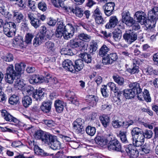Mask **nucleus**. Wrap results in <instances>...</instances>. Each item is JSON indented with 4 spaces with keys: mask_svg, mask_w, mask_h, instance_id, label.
<instances>
[{
    "mask_svg": "<svg viewBox=\"0 0 158 158\" xmlns=\"http://www.w3.org/2000/svg\"><path fill=\"white\" fill-rule=\"evenodd\" d=\"M52 105V102L50 101L44 102L42 103L40 108L43 112L48 113L51 110Z\"/></svg>",
    "mask_w": 158,
    "mask_h": 158,
    "instance_id": "16",
    "label": "nucleus"
},
{
    "mask_svg": "<svg viewBox=\"0 0 158 158\" xmlns=\"http://www.w3.org/2000/svg\"><path fill=\"white\" fill-rule=\"evenodd\" d=\"M109 57L110 58L111 60H107V63H112L116 61L118 59V56L117 54L115 53H113L109 54Z\"/></svg>",
    "mask_w": 158,
    "mask_h": 158,
    "instance_id": "45",
    "label": "nucleus"
},
{
    "mask_svg": "<svg viewBox=\"0 0 158 158\" xmlns=\"http://www.w3.org/2000/svg\"><path fill=\"white\" fill-rule=\"evenodd\" d=\"M46 28L44 26L41 27L40 32L38 33L36 35L34 40H47V39H50L51 36L49 35L46 33Z\"/></svg>",
    "mask_w": 158,
    "mask_h": 158,
    "instance_id": "8",
    "label": "nucleus"
},
{
    "mask_svg": "<svg viewBox=\"0 0 158 158\" xmlns=\"http://www.w3.org/2000/svg\"><path fill=\"white\" fill-rule=\"evenodd\" d=\"M65 105L64 102L62 101L57 100L55 101L54 106L56 111L58 113L62 112Z\"/></svg>",
    "mask_w": 158,
    "mask_h": 158,
    "instance_id": "20",
    "label": "nucleus"
},
{
    "mask_svg": "<svg viewBox=\"0 0 158 158\" xmlns=\"http://www.w3.org/2000/svg\"><path fill=\"white\" fill-rule=\"evenodd\" d=\"M74 31L75 29L71 24H67L65 35H64V38L67 40L68 38H71L73 36Z\"/></svg>",
    "mask_w": 158,
    "mask_h": 158,
    "instance_id": "12",
    "label": "nucleus"
},
{
    "mask_svg": "<svg viewBox=\"0 0 158 158\" xmlns=\"http://www.w3.org/2000/svg\"><path fill=\"white\" fill-rule=\"evenodd\" d=\"M107 86H108L111 90L114 91V92L117 91L118 90L117 88L116 87L115 84L112 82H110L107 84Z\"/></svg>",
    "mask_w": 158,
    "mask_h": 158,
    "instance_id": "59",
    "label": "nucleus"
},
{
    "mask_svg": "<svg viewBox=\"0 0 158 158\" xmlns=\"http://www.w3.org/2000/svg\"><path fill=\"white\" fill-rule=\"evenodd\" d=\"M152 59L154 64L158 65V52L153 55Z\"/></svg>",
    "mask_w": 158,
    "mask_h": 158,
    "instance_id": "64",
    "label": "nucleus"
},
{
    "mask_svg": "<svg viewBox=\"0 0 158 158\" xmlns=\"http://www.w3.org/2000/svg\"><path fill=\"white\" fill-rule=\"evenodd\" d=\"M72 12L75 14L77 17L79 18H81L84 15V11L82 9L79 7H75V8L72 10Z\"/></svg>",
    "mask_w": 158,
    "mask_h": 158,
    "instance_id": "32",
    "label": "nucleus"
},
{
    "mask_svg": "<svg viewBox=\"0 0 158 158\" xmlns=\"http://www.w3.org/2000/svg\"><path fill=\"white\" fill-rule=\"evenodd\" d=\"M118 22V19L116 16H111L110 17L109 22L106 24L105 27L108 29L114 28L117 25Z\"/></svg>",
    "mask_w": 158,
    "mask_h": 158,
    "instance_id": "18",
    "label": "nucleus"
},
{
    "mask_svg": "<svg viewBox=\"0 0 158 158\" xmlns=\"http://www.w3.org/2000/svg\"><path fill=\"white\" fill-rule=\"evenodd\" d=\"M10 22H7L5 23L3 27V30L5 34L8 37H10Z\"/></svg>",
    "mask_w": 158,
    "mask_h": 158,
    "instance_id": "46",
    "label": "nucleus"
},
{
    "mask_svg": "<svg viewBox=\"0 0 158 158\" xmlns=\"http://www.w3.org/2000/svg\"><path fill=\"white\" fill-rule=\"evenodd\" d=\"M148 18L151 23L148 27L153 28L155 27L158 19V7L155 6L148 11Z\"/></svg>",
    "mask_w": 158,
    "mask_h": 158,
    "instance_id": "3",
    "label": "nucleus"
},
{
    "mask_svg": "<svg viewBox=\"0 0 158 158\" xmlns=\"http://www.w3.org/2000/svg\"><path fill=\"white\" fill-rule=\"evenodd\" d=\"M19 122V121L17 118L10 115V127H11V125L12 126H14L15 127H17Z\"/></svg>",
    "mask_w": 158,
    "mask_h": 158,
    "instance_id": "52",
    "label": "nucleus"
},
{
    "mask_svg": "<svg viewBox=\"0 0 158 158\" xmlns=\"http://www.w3.org/2000/svg\"><path fill=\"white\" fill-rule=\"evenodd\" d=\"M32 102V100L31 98L28 96H24L22 98V104L25 108H27L31 105Z\"/></svg>",
    "mask_w": 158,
    "mask_h": 158,
    "instance_id": "31",
    "label": "nucleus"
},
{
    "mask_svg": "<svg viewBox=\"0 0 158 158\" xmlns=\"http://www.w3.org/2000/svg\"><path fill=\"white\" fill-rule=\"evenodd\" d=\"M55 136L45 132L41 140L44 143L50 145V143L51 141L52 140Z\"/></svg>",
    "mask_w": 158,
    "mask_h": 158,
    "instance_id": "22",
    "label": "nucleus"
},
{
    "mask_svg": "<svg viewBox=\"0 0 158 158\" xmlns=\"http://www.w3.org/2000/svg\"><path fill=\"white\" fill-rule=\"evenodd\" d=\"M4 8V6H0V13L2 15H4L6 18H7L9 20V16H10L9 12H6Z\"/></svg>",
    "mask_w": 158,
    "mask_h": 158,
    "instance_id": "47",
    "label": "nucleus"
},
{
    "mask_svg": "<svg viewBox=\"0 0 158 158\" xmlns=\"http://www.w3.org/2000/svg\"><path fill=\"white\" fill-rule=\"evenodd\" d=\"M69 45L73 48L82 47L85 46L84 42V40H70Z\"/></svg>",
    "mask_w": 158,
    "mask_h": 158,
    "instance_id": "19",
    "label": "nucleus"
},
{
    "mask_svg": "<svg viewBox=\"0 0 158 158\" xmlns=\"http://www.w3.org/2000/svg\"><path fill=\"white\" fill-rule=\"evenodd\" d=\"M45 80L43 76L39 75L34 74L29 79L30 83L31 84L42 83Z\"/></svg>",
    "mask_w": 158,
    "mask_h": 158,
    "instance_id": "13",
    "label": "nucleus"
},
{
    "mask_svg": "<svg viewBox=\"0 0 158 158\" xmlns=\"http://www.w3.org/2000/svg\"><path fill=\"white\" fill-rule=\"evenodd\" d=\"M38 8L42 11H45L47 9V6L46 3L44 2H40L38 4Z\"/></svg>",
    "mask_w": 158,
    "mask_h": 158,
    "instance_id": "57",
    "label": "nucleus"
},
{
    "mask_svg": "<svg viewBox=\"0 0 158 158\" xmlns=\"http://www.w3.org/2000/svg\"><path fill=\"white\" fill-rule=\"evenodd\" d=\"M96 129L95 127L90 126H88L86 128V133L90 136H93L96 132Z\"/></svg>",
    "mask_w": 158,
    "mask_h": 158,
    "instance_id": "42",
    "label": "nucleus"
},
{
    "mask_svg": "<svg viewBox=\"0 0 158 158\" xmlns=\"http://www.w3.org/2000/svg\"><path fill=\"white\" fill-rule=\"evenodd\" d=\"M44 124L49 127H54L55 122L52 120H45L44 121Z\"/></svg>",
    "mask_w": 158,
    "mask_h": 158,
    "instance_id": "56",
    "label": "nucleus"
},
{
    "mask_svg": "<svg viewBox=\"0 0 158 158\" xmlns=\"http://www.w3.org/2000/svg\"><path fill=\"white\" fill-rule=\"evenodd\" d=\"M128 71L132 74L138 73L139 72V66L133 65V67L132 68H129Z\"/></svg>",
    "mask_w": 158,
    "mask_h": 158,
    "instance_id": "51",
    "label": "nucleus"
},
{
    "mask_svg": "<svg viewBox=\"0 0 158 158\" xmlns=\"http://www.w3.org/2000/svg\"><path fill=\"white\" fill-rule=\"evenodd\" d=\"M66 96L68 99L73 104L75 105H78L79 104L74 93L73 91H68L66 94Z\"/></svg>",
    "mask_w": 158,
    "mask_h": 158,
    "instance_id": "17",
    "label": "nucleus"
},
{
    "mask_svg": "<svg viewBox=\"0 0 158 158\" xmlns=\"http://www.w3.org/2000/svg\"><path fill=\"white\" fill-rule=\"evenodd\" d=\"M137 36V34L134 32H132L131 30L126 31L123 35L124 40H136Z\"/></svg>",
    "mask_w": 158,
    "mask_h": 158,
    "instance_id": "21",
    "label": "nucleus"
},
{
    "mask_svg": "<svg viewBox=\"0 0 158 158\" xmlns=\"http://www.w3.org/2000/svg\"><path fill=\"white\" fill-rule=\"evenodd\" d=\"M133 141V140L132 139ZM136 146L133 142L128 145L126 148V152L130 156V158H137L139 155V152L136 148Z\"/></svg>",
    "mask_w": 158,
    "mask_h": 158,
    "instance_id": "6",
    "label": "nucleus"
},
{
    "mask_svg": "<svg viewBox=\"0 0 158 158\" xmlns=\"http://www.w3.org/2000/svg\"><path fill=\"white\" fill-rule=\"evenodd\" d=\"M132 62L133 65L138 66L141 64L143 61L139 58H135L132 59Z\"/></svg>",
    "mask_w": 158,
    "mask_h": 158,
    "instance_id": "62",
    "label": "nucleus"
},
{
    "mask_svg": "<svg viewBox=\"0 0 158 158\" xmlns=\"http://www.w3.org/2000/svg\"><path fill=\"white\" fill-rule=\"evenodd\" d=\"M100 120L104 127H106L109 125L110 118L107 115L103 114L99 117Z\"/></svg>",
    "mask_w": 158,
    "mask_h": 158,
    "instance_id": "25",
    "label": "nucleus"
},
{
    "mask_svg": "<svg viewBox=\"0 0 158 158\" xmlns=\"http://www.w3.org/2000/svg\"><path fill=\"white\" fill-rule=\"evenodd\" d=\"M28 17L31 25L35 28L38 27L40 25L41 21L39 18L34 17L33 14H28Z\"/></svg>",
    "mask_w": 158,
    "mask_h": 158,
    "instance_id": "14",
    "label": "nucleus"
},
{
    "mask_svg": "<svg viewBox=\"0 0 158 158\" xmlns=\"http://www.w3.org/2000/svg\"><path fill=\"white\" fill-rule=\"evenodd\" d=\"M74 73L76 71L78 72L82 69L84 66L83 60L81 59H78L76 60L75 62V65H74Z\"/></svg>",
    "mask_w": 158,
    "mask_h": 158,
    "instance_id": "23",
    "label": "nucleus"
},
{
    "mask_svg": "<svg viewBox=\"0 0 158 158\" xmlns=\"http://www.w3.org/2000/svg\"><path fill=\"white\" fill-rule=\"evenodd\" d=\"M113 37L114 39H120L122 37V31L119 29L115 30L113 32Z\"/></svg>",
    "mask_w": 158,
    "mask_h": 158,
    "instance_id": "44",
    "label": "nucleus"
},
{
    "mask_svg": "<svg viewBox=\"0 0 158 158\" xmlns=\"http://www.w3.org/2000/svg\"><path fill=\"white\" fill-rule=\"evenodd\" d=\"M114 81L119 85L123 86L124 83V78L118 75H114L113 76Z\"/></svg>",
    "mask_w": 158,
    "mask_h": 158,
    "instance_id": "36",
    "label": "nucleus"
},
{
    "mask_svg": "<svg viewBox=\"0 0 158 158\" xmlns=\"http://www.w3.org/2000/svg\"><path fill=\"white\" fill-rule=\"evenodd\" d=\"M57 25L58 26L57 30L62 32L65 34L66 32V25L63 24V21H59L57 22Z\"/></svg>",
    "mask_w": 158,
    "mask_h": 158,
    "instance_id": "39",
    "label": "nucleus"
},
{
    "mask_svg": "<svg viewBox=\"0 0 158 158\" xmlns=\"http://www.w3.org/2000/svg\"><path fill=\"white\" fill-rule=\"evenodd\" d=\"M109 48L105 45H103L99 50L98 55L101 57L105 56L108 52L109 51Z\"/></svg>",
    "mask_w": 158,
    "mask_h": 158,
    "instance_id": "33",
    "label": "nucleus"
},
{
    "mask_svg": "<svg viewBox=\"0 0 158 158\" xmlns=\"http://www.w3.org/2000/svg\"><path fill=\"white\" fill-rule=\"evenodd\" d=\"M60 52L62 54L68 55H72L73 54V53L70 49L63 48L61 49Z\"/></svg>",
    "mask_w": 158,
    "mask_h": 158,
    "instance_id": "54",
    "label": "nucleus"
},
{
    "mask_svg": "<svg viewBox=\"0 0 158 158\" xmlns=\"http://www.w3.org/2000/svg\"><path fill=\"white\" fill-rule=\"evenodd\" d=\"M23 16L21 13H19L18 12H13V16L12 18L13 21L15 23H19L23 18Z\"/></svg>",
    "mask_w": 158,
    "mask_h": 158,
    "instance_id": "28",
    "label": "nucleus"
},
{
    "mask_svg": "<svg viewBox=\"0 0 158 158\" xmlns=\"http://www.w3.org/2000/svg\"><path fill=\"white\" fill-rule=\"evenodd\" d=\"M111 135H109L108 140H110L108 144L107 148L110 151H114L116 152H120L121 150V146L119 142L114 138H112Z\"/></svg>",
    "mask_w": 158,
    "mask_h": 158,
    "instance_id": "4",
    "label": "nucleus"
},
{
    "mask_svg": "<svg viewBox=\"0 0 158 158\" xmlns=\"http://www.w3.org/2000/svg\"><path fill=\"white\" fill-rule=\"evenodd\" d=\"M79 57L82 59L86 63H91L92 61V57L90 55L86 53H81L79 55Z\"/></svg>",
    "mask_w": 158,
    "mask_h": 158,
    "instance_id": "35",
    "label": "nucleus"
},
{
    "mask_svg": "<svg viewBox=\"0 0 158 158\" xmlns=\"http://www.w3.org/2000/svg\"><path fill=\"white\" fill-rule=\"evenodd\" d=\"M131 133L133 143L137 147L141 146L144 141L145 138L150 139L153 135V132L151 130L146 129L143 131L137 127L133 128Z\"/></svg>",
    "mask_w": 158,
    "mask_h": 158,
    "instance_id": "1",
    "label": "nucleus"
},
{
    "mask_svg": "<svg viewBox=\"0 0 158 158\" xmlns=\"http://www.w3.org/2000/svg\"><path fill=\"white\" fill-rule=\"evenodd\" d=\"M101 89V92L102 95L105 97H107L108 96V94L107 92V85H104Z\"/></svg>",
    "mask_w": 158,
    "mask_h": 158,
    "instance_id": "60",
    "label": "nucleus"
},
{
    "mask_svg": "<svg viewBox=\"0 0 158 158\" xmlns=\"http://www.w3.org/2000/svg\"><path fill=\"white\" fill-rule=\"evenodd\" d=\"M80 40H87L91 38L90 36L86 34L81 33L79 35Z\"/></svg>",
    "mask_w": 158,
    "mask_h": 158,
    "instance_id": "63",
    "label": "nucleus"
},
{
    "mask_svg": "<svg viewBox=\"0 0 158 158\" xmlns=\"http://www.w3.org/2000/svg\"><path fill=\"white\" fill-rule=\"evenodd\" d=\"M122 121L115 118L113 119L111 122L113 127L115 128L121 127L123 123H124L123 122H122Z\"/></svg>",
    "mask_w": 158,
    "mask_h": 158,
    "instance_id": "38",
    "label": "nucleus"
},
{
    "mask_svg": "<svg viewBox=\"0 0 158 158\" xmlns=\"http://www.w3.org/2000/svg\"><path fill=\"white\" fill-rule=\"evenodd\" d=\"M14 79H12L10 80V84L12 82V81L13 80V81L14 80H15V83L14 84V88L16 90L20 89L22 90V89L24 87L25 85L23 82V80L19 78V77H14Z\"/></svg>",
    "mask_w": 158,
    "mask_h": 158,
    "instance_id": "11",
    "label": "nucleus"
},
{
    "mask_svg": "<svg viewBox=\"0 0 158 158\" xmlns=\"http://www.w3.org/2000/svg\"><path fill=\"white\" fill-rule=\"evenodd\" d=\"M4 75V78L6 82L10 84V80H9V79L10 78V66H8L7 67L6 71V73Z\"/></svg>",
    "mask_w": 158,
    "mask_h": 158,
    "instance_id": "48",
    "label": "nucleus"
},
{
    "mask_svg": "<svg viewBox=\"0 0 158 158\" xmlns=\"http://www.w3.org/2000/svg\"><path fill=\"white\" fill-rule=\"evenodd\" d=\"M52 3L56 7H60L64 8L66 10H67V7H66L64 5L63 2L62 0H51Z\"/></svg>",
    "mask_w": 158,
    "mask_h": 158,
    "instance_id": "37",
    "label": "nucleus"
},
{
    "mask_svg": "<svg viewBox=\"0 0 158 158\" xmlns=\"http://www.w3.org/2000/svg\"><path fill=\"white\" fill-rule=\"evenodd\" d=\"M95 143L101 147L106 145L107 143V140L103 136H97L95 138Z\"/></svg>",
    "mask_w": 158,
    "mask_h": 158,
    "instance_id": "24",
    "label": "nucleus"
},
{
    "mask_svg": "<svg viewBox=\"0 0 158 158\" xmlns=\"http://www.w3.org/2000/svg\"><path fill=\"white\" fill-rule=\"evenodd\" d=\"M86 100L87 102L89 103L91 106L96 105L97 102L98 101V98L96 96L92 95H89L87 96Z\"/></svg>",
    "mask_w": 158,
    "mask_h": 158,
    "instance_id": "30",
    "label": "nucleus"
},
{
    "mask_svg": "<svg viewBox=\"0 0 158 158\" xmlns=\"http://www.w3.org/2000/svg\"><path fill=\"white\" fill-rule=\"evenodd\" d=\"M98 45L97 42L94 40H93L90 43V46L89 48V52L93 54H94L98 49Z\"/></svg>",
    "mask_w": 158,
    "mask_h": 158,
    "instance_id": "29",
    "label": "nucleus"
},
{
    "mask_svg": "<svg viewBox=\"0 0 158 158\" xmlns=\"http://www.w3.org/2000/svg\"><path fill=\"white\" fill-rule=\"evenodd\" d=\"M45 132L41 130H37L35 131L34 136L36 139L41 140Z\"/></svg>",
    "mask_w": 158,
    "mask_h": 158,
    "instance_id": "43",
    "label": "nucleus"
},
{
    "mask_svg": "<svg viewBox=\"0 0 158 158\" xmlns=\"http://www.w3.org/2000/svg\"><path fill=\"white\" fill-rule=\"evenodd\" d=\"M122 22H123L131 17L128 11L123 12L122 14Z\"/></svg>",
    "mask_w": 158,
    "mask_h": 158,
    "instance_id": "55",
    "label": "nucleus"
},
{
    "mask_svg": "<svg viewBox=\"0 0 158 158\" xmlns=\"http://www.w3.org/2000/svg\"><path fill=\"white\" fill-rule=\"evenodd\" d=\"M46 47L48 49L49 51H53L54 50V44L51 41H48L45 43Z\"/></svg>",
    "mask_w": 158,
    "mask_h": 158,
    "instance_id": "49",
    "label": "nucleus"
},
{
    "mask_svg": "<svg viewBox=\"0 0 158 158\" xmlns=\"http://www.w3.org/2000/svg\"><path fill=\"white\" fill-rule=\"evenodd\" d=\"M135 22V20H134L132 17L128 19H127L123 23H125L127 25L129 26H131L132 25V24Z\"/></svg>",
    "mask_w": 158,
    "mask_h": 158,
    "instance_id": "61",
    "label": "nucleus"
},
{
    "mask_svg": "<svg viewBox=\"0 0 158 158\" xmlns=\"http://www.w3.org/2000/svg\"><path fill=\"white\" fill-rule=\"evenodd\" d=\"M19 100V98L18 95L13 94L10 96V108L12 106H16Z\"/></svg>",
    "mask_w": 158,
    "mask_h": 158,
    "instance_id": "34",
    "label": "nucleus"
},
{
    "mask_svg": "<svg viewBox=\"0 0 158 158\" xmlns=\"http://www.w3.org/2000/svg\"><path fill=\"white\" fill-rule=\"evenodd\" d=\"M95 20L96 22L97 23L100 24L103 23L104 20L102 16V15H96L95 17H94Z\"/></svg>",
    "mask_w": 158,
    "mask_h": 158,
    "instance_id": "53",
    "label": "nucleus"
},
{
    "mask_svg": "<svg viewBox=\"0 0 158 158\" xmlns=\"http://www.w3.org/2000/svg\"><path fill=\"white\" fill-rule=\"evenodd\" d=\"M62 66L68 71H70L72 73H74V65L72 61L69 59L64 60L62 63Z\"/></svg>",
    "mask_w": 158,
    "mask_h": 158,
    "instance_id": "15",
    "label": "nucleus"
},
{
    "mask_svg": "<svg viewBox=\"0 0 158 158\" xmlns=\"http://www.w3.org/2000/svg\"><path fill=\"white\" fill-rule=\"evenodd\" d=\"M35 90L34 88L31 85H25L22 89V91L26 92L27 94L30 95L32 94Z\"/></svg>",
    "mask_w": 158,
    "mask_h": 158,
    "instance_id": "41",
    "label": "nucleus"
},
{
    "mask_svg": "<svg viewBox=\"0 0 158 158\" xmlns=\"http://www.w3.org/2000/svg\"><path fill=\"white\" fill-rule=\"evenodd\" d=\"M136 94L130 89L124 90V96L127 99L133 98Z\"/></svg>",
    "mask_w": 158,
    "mask_h": 158,
    "instance_id": "26",
    "label": "nucleus"
},
{
    "mask_svg": "<svg viewBox=\"0 0 158 158\" xmlns=\"http://www.w3.org/2000/svg\"><path fill=\"white\" fill-rule=\"evenodd\" d=\"M84 120L81 118L77 119L73 123V130L77 134L84 132Z\"/></svg>",
    "mask_w": 158,
    "mask_h": 158,
    "instance_id": "5",
    "label": "nucleus"
},
{
    "mask_svg": "<svg viewBox=\"0 0 158 158\" xmlns=\"http://www.w3.org/2000/svg\"><path fill=\"white\" fill-rule=\"evenodd\" d=\"M115 4L114 2H110L106 3L103 7L104 13L107 16H110L113 14Z\"/></svg>",
    "mask_w": 158,
    "mask_h": 158,
    "instance_id": "10",
    "label": "nucleus"
},
{
    "mask_svg": "<svg viewBox=\"0 0 158 158\" xmlns=\"http://www.w3.org/2000/svg\"><path fill=\"white\" fill-rule=\"evenodd\" d=\"M128 86L137 95L139 100L143 101L144 99L147 102H150L151 99L149 94V91L146 89H144L142 92L143 87L140 86V84L138 82H129Z\"/></svg>",
    "mask_w": 158,
    "mask_h": 158,
    "instance_id": "2",
    "label": "nucleus"
},
{
    "mask_svg": "<svg viewBox=\"0 0 158 158\" xmlns=\"http://www.w3.org/2000/svg\"><path fill=\"white\" fill-rule=\"evenodd\" d=\"M135 16L138 22L141 24H145L147 23L146 15L142 11H139L135 12Z\"/></svg>",
    "mask_w": 158,
    "mask_h": 158,
    "instance_id": "9",
    "label": "nucleus"
},
{
    "mask_svg": "<svg viewBox=\"0 0 158 158\" xmlns=\"http://www.w3.org/2000/svg\"><path fill=\"white\" fill-rule=\"evenodd\" d=\"M140 151H141V154L144 155L149 153L150 150L149 147L144 145L141 147Z\"/></svg>",
    "mask_w": 158,
    "mask_h": 158,
    "instance_id": "50",
    "label": "nucleus"
},
{
    "mask_svg": "<svg viewBox=\"0 0 158 158\" xmlns=\"http://www.w3.org/2000/svg\"><path fill=\"white\" fill-rule=\"evenodd\" d=\"M51 148L54 150H56L60 147V142L58 141L57 138L55 136L50 143Z\"/></svg>",
    "mask_w": 158,
    "mask_h": 158,
    "instance_id": "27",
    "label": "nucleus"
},
{
    "mask_svg": "<svg viewBox=\"0 0 158 158\" xmlns=\"http://www.w3.org/2000/svg\"><path fill=\"white\" fill-rule=\"evenodd\" d=\"M127 132L125 131H120L118 135L122 142L125 143H128L127 138Z\"/></svg>",
    "mask_w": 158,
    "mask_h": 158,
    "instance_id": "40",
    "label": "nucleus"
},
{
    "mask_svg": "<svg viewBox=\"0 0 158 158\" xmlns=\"http://www.w3.org/2000/svg\"><path fill=\"white\" fill-rule=\"evenodd\" d=\"M12 69H10V71L11 70L12 74H10V78H12V79H14V77H20V74L23 73V70L21 68L20 64H16L15 65V69L16 71H15L13 69V65L10 64V68Z\"/></svg>",
    "mask_w": 158,
    "mask_h": 158,
    "instance_id": "7",
    "label": "nucleus"
},
{
    "mask_svg": "<svg viewBox=\"0 0 158 158\" xmlns=\"http://www.w3.org/2000/svg\"><path fill=\"white\" fill-rule=\"evenodd\" d=\"M1 113L2 115L4 117V119L7 121H9L10 119L9 116L10 114L7 112V111L5 110H2Z\"/></svg>",
    "mask_w": 158,
    "mask_h": 158,
    "instance_id": "58",
    "label": "nucleus"
}]
</instances>
